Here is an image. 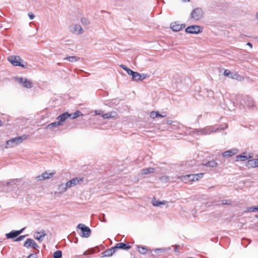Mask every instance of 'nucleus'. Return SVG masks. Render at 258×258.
Here are the masks:
<instances>
[{"label": "nucleus", "instance_id": "nucleus-1", "mask_svg": "<svg viewBox=\"0 0 258 258\" xmlns=\"http://www.w3.org/2000/svg\"><path fill=\"white\" fill-rule=\"evenodd\" d=\"M219 128L214 126H208L203 129H195L192 131L193 134H197L198 135H208L215 133L219 131Z\"/></svg>", "mask_w": 258, "mask_h": 258}, {"label": "nucleus", "instance_id": "nucleus-2", "mask_svg": "<svg viewBox=\"0 0 258 258\" xmlns=\"http://www.w3.org/2000/svg\"><path fill=\"white\" fill-rule=\"evenodd\" d=\"M8 61L14 66H20L23 68L27 67V63L23 62V59L18 55H10L8 57Z\"/></svg>", "mask_w": 258, "mask_h": 258}, {"label": "nucleus", "instance_id": "nucleus-3", "mask_svg": "<svg viewBox=\"0 0 258 258\" xmlns=\"http://www.w3.org/2000/svg\"><path fill=\"white\" fill-rule=\"evenodd\" d=\"M204 16V13L202 8H196L194 9L191 12L190 15V19L194 21H200Z\"/></svg>", "mask_w": 258, "mask_h": 258}, {"label": "nucleus", "instance_id": "nucleus-4", "mask_svg": "<svg viewBox=\"0 0 258 258\" xmlns=\"http://www.w3.org/2000/svg\"><path fill=\"white\" fill-rule=\"evenodd\" d=\"M27 136L23 135L21 137L13 138L7 142V145L8 147L13 148L17 146L19 144L22 143L24 140H26Z\"/></svg>", "mask_w": 258, "mask_h": 258}, {"label": "nucleus", "instance_id": "nucleus-5", "mask_svg": "<svg viewBox=\"0 0 258 258\" xmlns=\"http://www.w3.org/2000/svg\"><path fill=\"white\" fill-rule=\"evenodd\" d=\"M203 28L199 25H192L187 27L185 32L189 34H198L203 32Z\"/></svg>", "mask_w": 258, "mask_h": 258}, {"label": "nucleus", "instance_id": "nucleus-6", "mask_svg": "<svg viewBox=\"0 0 258 258\" xmlns=\"http://www.w3.org/2000/svg\"><path fill=\"white\" fill-rule=\"evenodd\" d=\"M15 79L18 83H19L23 86V87L25 88L30 89L33 87L32 82L30 80H28L27 78H23L22 77H16Z\"/></svg>", "mask_w": 258, "mask_h": 258}, {"label": "nucleus", "instance_id": "nucleus-7", "mask_svg": "<svg viewBox=\"0 0 258 258\" xmlns=\"http://www.w3.org/2000/svg\"><path fill=\"white\" fill-rule=\"evenodd\" d=\"M77 228L81 230V236L83 237H89L91 235L90 229L87 227L85 224L80 223L78 225Z\"/></svg>", "mask_w": 258, "mask_h": 258}, {"label": "nucleus", "instance_id": "nucleus-8", "mask_svg": "<svg viewBox=\"0 0 258 258\" xmlns=\"http://www.w3.org/2000/svg\"><path fill=\"white\" fill-rule=\"evenodd\" d=\"M84 180V177H77L67 182V186L69 188L81 184Z\"/></svg>", "mask_w": 258, "mask_h": 258}, {"label": "nucleus", "instance_id": "nucleus-9", "mask_svg": "<svg viewBox=\"0 0 258 258\" xmlns=\"http://www.w3.org/2000/svg\"><path fill=\"white\" fill-rule=\"evenodd\" d=\"M24 246L27 248H32L35 249H37L39 248V246L35 242V241L31 238H28L26 239L24 244Z\"/></svg>", "mask_w": 258, "mask_h": 258}, {"label": "nucleus", "instance_id": "nucleus-10", "mask_svg": "<svg viewBox=\"0 0 258 258\" xmlns=\"http://www.w3.org/2000/svg\"><path fill=\"white\" fill-rule=\"evenodd\" d=\"M55 174L54 172L48 173L45 171L41 174L36 177V179L37 180H42L44 179H47L52 177Z\"/></svg>", "mask_w": 258, "mask_h": 258}, {"label": "nucleus", "instance_id": "nucleus-11", "mask_svg": "<svg viewBox=\"0 0 258 258\" xmlns=\"http://www.w3.org/2000/svg\"><path fill=\"white\" fill-rule=\"evenodd\" d=\"M71 31L76 34H81L84 32L82 27L79 24H74L71 26Z\"/></svg>", "mask_w": 258, "mask_h": 258}, {"label": "nucleus", "instance_id": "nucleus-12", "mask_svg": "<svg viewBox=\"0 0 258 258\" xmlns=\"http://www.w3.org/2000/svg\"><path fill=\"white\" fill-rule=\"evenodd\" d=\"M25 228H22L20 230H13L11 231L10 232L7 233L6 234V236L7 238L8 239H11L14 238L18 236L19 234H20L24 230Z\"/></svg>", "mask_w": 258, "mask_h": 258}, {"label": "nucleus", "instance_id": "nucleus-13", "mask_svg": "<svg viewBox=\"0 0 258 258\" xmlns=\"http://www.w3.org/2000/svg\"><path fill=\"white\" fill-rule=\"evenodd\" d=\"M70 116V114L68 112H66L59 115L56 119L57 121L59 122V123L60 125H62L63 122H64L68 118H69Z\"/></svg>", "mask_w": 258, "mask_h": 258}, {"label": "nucleus", "instance_id": "nucleus-14", "mask_svg": "<svg viewBox=\"0 0 258 258\" xmlns=\"http://www.w3.org/2000/svg\"><path fill=\"white\" fill-rule=\"evenodd\" d=\"M246 153H244L243 154L238 155L236 157V161H244L253 157V154L252 153H249L248 155H245Z\"/></svg>", "mask_w": 258, "mask_h": 258}, {"label": "nucleus", "instance_id": "nucleus-15", "mask_svg": "<svg viewBox=\"0 0 258 258\" xmlns=\"http://www.w3.org/2000/svg\"><path fill=\"white\" fill-rule=\"evenodd\" d=\"M246 166L248 168H255L258 167V159L249 160L246 162Z\"/></svg>", "mask_w": 258, "mask_h": 258}, {"label": "nucleus", "instance_id": "nucleus-16", "mask_svg": "<svg viewBox=\"0 0 258 258\" xmlns=\"http://www.w3.org/2000/svg\"><path fill=\"white\" fill-rule=\"evenodd\" d=\"M69 188V187L67 186V183H61L58 186L57 190L58 191L55 192V194L56 195L57 194H62L65 191H67V189Z\"/></svg>", "mask_w": 258, "mask_h": 258}, {"label": "nucleus", "instance_id": "nucleus-17", "mask_svg": "<svg viewBox=\"0 0 258 258\" xmlns=\"http://www.w3.org/2000/svg\"><path fill=\"white\" fill-rule=\"evenodd\" d=\"M116 251L115 246L112 247L110 248L107 249L102 252L103 256H110L113 255Z\"/></svg>", "mask_w": 258, "mask_h": 258}, {"label": "nucleus", "instance_id": "nucleus-18", "mask_svg": "<svg viewBox=\"0 0 258 258\" xmlns=\"http://www.w3.org/2000/svg\"><path fill=\"white\" fill-rule=\"evenodd\" d=\"M238 152L237 149H232L224 152L222 155L224 157H229L235 155Z\"/></svg>", "mask_w": 258, "mask_h": 258}, {"label": "nucleus", "instance_id": "nucleus-19", "mask_svg": "<svg viewBox=\"0 0 258 258\" xmlns=\"http://www.w3.org/2000/svg\"><path fill=\"white\" fill-rule=\"evenodd\" d=\"M46 233H45L44 231L36 232L34 234V238L39 241H42Z\"/></svg>", "mask_w": 258, "mask_h": 258}, {"label": "nucleus", "instance_id": "nucleus-20", "mask_svg": "<svg viewBox=\"0 0 258 258\" xmlns=\"http://www.w3.org/2000/svg\"><path fill=\"white\" fill-rule=\"evenodd\" d=\"M170 27L173 31L177 32L181 30L184 27V25L174 23L171 24Z\"/></svg>", "mask_w": 258, "mask_h": 258}, {"label": "nucleus", "instance_id": "nucleus-21", "mask_svg": "<svg viewBox=\"0 0 258 258\" xmlns=\"http://www.w3.org/2000/svg\"><path fill=\"white\" fill-rule=\"evenodd\" d=\"M115 248L116 250L117 249H122L127 250L131 248V246L128 245L124 243L120 242V243H117L115 245Z\"/></svg>", "mask_w": 258, "mask_h": 258}, {"label": "nucleus", "instance_id": "nucleus-22", "mask_svg": "<svg viewBox=\"0 0 258 258\" xmlns=\"http://www.w3.org/2000/svg\"><path fill=\"white\" fill-rule=\"evenodd\" d=\"M202 165L207 167L214 168L217 166L218 163L215 160H212L206 163H202Z\"/></svg>", "mask_w": 258, "mask_h": 258}, {"label": "nucleus", "instance_id": "nucleus-23", "mask_svg": "<svg viewBox=\"0 0 258 258\" xmlns=\"http://www.w3.org/2000/svg\"><path fill=\"white\" fill-rule=\"evenodd\" d=\"M224 75L225 76L228 77V78H232V79H237L238 77H239L238 75H236V74H234L228 70H225V71L224 72Z\"/></svg>", "mask_w": 258, "mask_h": 258}, {"label": "nucleus", "instance_id": "nucleus-24", "mask_svg": "<svg viewBox=\"0 0 258 258\" xmlns=\"http://www.w3.org/2000/svg\"><path fill=\"white\" fill-rule=\"evenodd\" d=\"M117 115L116 112L111 111L107 112L102 115V117L104 119H110L115 118Z\"/></svg>", "mask_w": 258, "mask_h": 258}, {"label": "nucleus", "instance_id": "nucleus-25", "mask_svg": "<svg viewBox=\"0 0 258 258\" xmlns=\"http://www.w3.org/2000/svg\"><path fill=\"white\" fill-rule=\"evenodd\" d=\"M178 178L180 179L184 183H187L192 182V178L190 177V174L185 175L184 176L178 177Z\"/></svg>", "mask_w": 258, "mask_h": 258}, {"label": "nucleus", "instance_id": "nucleus-26", "mask_svg": "<svg viewBox=\"0 0 258 258\" xmlns=\"http://www.w3.org/2000/svg\"><path fill=\"white\" fill-rule=\"evenodd\" d=\"M167 203V201H160L159 200H156L155 199L152 201V204L154 206L159 207L161 205H164Z\"/></svg>", "mask_w": 258, "mask_h": 258}, {"label": "nucleus", "instance_id": "nucleus-27", "mask_svg": "<svg viewBox=\"0 0 258 258\" xmlns=\"http://www.w3.org/2000/svg\"><path fill=\"white\" fill-rule=\"evenodd\" d=\"M64 60H67L72 62H75L80 59V57L77 56H67L63 58Z\"/></svg>", "mask_w": 258, "mask_h": 258}, {"label": "nucleus", "instance_id": "nucleus-28", "mask_svg": "<svg viewBox=\"0 0 258 258\" xmlns=\"http://www.w3.org/2000/svg\"><path fill=\"white\" fill-rule=\"evenodd\" d=\"M132 79L134 81H140V74L137 72H134L132 75Z\"/></svg>", "mask_w": 258, "mask_h": 258}, {"label": "nucleus", "instance_id": "nucleus-29", "mask_svg": "<svg viewBox=\"0 0 258 258\" xmlns=\"http://www.w3.org/2000/svg\"><path fill=\"white\" fill-rule=\"evenodd\" d=\"M137 247L139 252L142 254L146 253L148 251L147 248L145 246L137 245Z\"/></svg>", "mask_w": 258, "mask_h": 258}, {"label": "nucleus", "instance_id": "nucleus-30", "mask_svg": "<svg viewBox=\"0 0 258 258\" xmlns=\"http://www.w3.org/2000/svg\"><path fill=\"white\" fill-rule=\"evenodd\" d=\"M154 171V169L153 168H148L143 169L142 170V174L143 175H146L149 173H153Z\"/></svg>", "mask_w": 258, "mask_h": 258}, {"label": "nucleus", "instance_id": "nucleus-31", "mask_svg": "<svg viewBox=\"0 0 258 258\" xmlns=\"http://www.w3.org/2000/svg\"><path fill=\"white\" fill-rule=\"evenodd\" d=\"M119 67L125 71L128 75L130 76H132V74L134 72L124 64H120Z\"/></svg>", "mask_w": 258, "mask_h": 258}, {"label": "nucleus", "instance_id": "nucleus-32", "mask_svg": "<svg viewBox=\"0 0 258 258\" xmlns=\"http://www.w3.org/2000/svg\"><path fill=\"white\" fill-rule=\"evenodd\" d=\"M82 115V113L80 111H77L76 112L70 114L69 118L72 119H75L80 115Z\"/></svg>", "mask_w": 258, "mask_h": 258}, {"label": "nucleus", "instance_id": "nucleus-33", "mask_svg": "<svg viewBox=\"0 0 258 258\" xmlns=\"http://www.w3.org/2000/svg\"><path fill=\"white\" fill-rule=\"evenodd\" d=\"M59 122H58L57 121H55V122H52V123H49V124H48L46 128H51L52 127H57L58 126H59L60 125V124L59 123Z\"/></svg>", "mask_w": 258, "mask_h": 258}, {"label": "nucleus", "instance_id": "nucleus-34", "mask_svg": "<svg viewBox=\"0 0 258 258\" xmlns=\"http://www.w3.org/2000/svg\"><path fill=\"white\" fill-rule=\"evenodd\" d=\"M163 116L160 114L158 112L152 111L150 113V117L153 119L157 117H163Z\"/></svg>", "mask_w": 258, "mask_h": 258}, {"label": "nucleus", "instance_id": "nucleus-35", "mask_svg": "<svg viewBox=\"0 0 258 258\" xmlns=\"http://www.w3.org/2000/svg\"><path fill=\"white\" fill-rule=\"evenodd\" d=\"M247 212H255L256 211H258V206L256 207H250L247 208L246 211Z\"/></svg>", "mask_w": 258, "mask_h": 258}, {"label": "nucleus", "instance_id": "nucleus-36", "mask_svg": "<svg viewBox=\"0 0 258 258\" xmlns=\"http://www.w3.org/2000/svg\"><path fill=\"white\" fill-rule=\"evenodd\" d=\"M53 258H60L62 256V252L61 250H57L53 253Z\"/></svg>", "mask_w": 258, "mask_h": 258}, {"label": "nucleus", "instance_id": "nucleus-37", "mask_svg": "<svg viewBox=\"0 0 258 258\" xmlns=\"http://www.w3.org/2000/svg\"><path fill=\"white\" fill-rule=\"evenodd\" d=\"M170 247H167V248H156V249H155L154 250H153V251H158V252H165L166 251H168L169 250H170Z\"/></svg>", "mask_w": 258, "mask_h": 258}, {"label": "nucleus", "instance_id": "nucleus-38", "mask_svg": "<svg viewBox=\"0 0 258 258\" xmlns=\"http://www.w3.org/2000/svg\"><path fill=\"white\" fill-rule=\"evenodd\" d=\"M81 22L82 24L84 25L87 26L90 24V22L88 18H82L81 20Z\"/></svg>", "mask_w": 258, "mask_h": 258}, {"label": "nucleus", "instance_id": "nucleus-39", "mask_svg": "<svg viewBox=\"0 0 258 258\" xmlns=\"http://www.w3.org/2000/svg\"><path fill=\"white\" fill-rule=\"evenodd\" d=\"M196 165V161L195 160H190L188 162V166L193 167Z\"/></svg>", "mask_w": 258, "mask_h": 258}, {"label": "nucleus", "instance_id": "nucleus-40", "mask_svg": "<svg viewBox=\"0 0 258 258\" xmlns=\"http://www.w3.org/2000/svg\"><path fill=\"white\" fill-rule=\"evenodd\" d=\"M245 99H246L247 101H249V103L247 104V106H252L253 105V100L251 98H250L248 97H246L245 98Z\"/></svg>", "mask_w": 258, "mask_h": 258}, {"label": "nucleus", "instance_id": "nucleus-41", "mask_svg": "<svg viewBox=\"0 0 258 258\" xmlns=\"http://www.w3.org/2000/svg\"><path fill=\"white\" fill-rule=\"evenodd\" d=\"M203 175H204V173H200L199 174H194V176H195L197 178L198 180L199 179L202 178L203 177Z\"/></svg>", "mask_w": 258, "mask_h": 258}, {"label": "nucleus", "instance_id": "nucleus-42", "mask_svg": "<svg viewBox=\"0 0 258 258\" xmlns=\"http://www.w3.org/2000/svg\"><path fill=\"white\" fill-rule=\"evenodd\" d=\"M231 204V201L229 200H223L222 201V205H230Z\"/></svg>", "mask_w": 258, "mask_h": 258}, {"label": "nucleus", "instance_id": "nucleus-43", "mask_svg": "<svg viewBox=\"0 0 258 258\" xmlns=\"http://www.w3.org/2000/svg\"><path fill=\"white\" fill-rule=\"evenodd\" d=\"M140 81H142L148 77V75L144 74H140Z\"/></svg>", "mask_w": 258, "mask_h": 258}, {"label": "nucleus", "instance_id": "nucleus-44", "mask_svg": "<svg viewBox=\"0 0 258 258\" xmlns=\"http://www.w3.org/2000/svg\"><path fill=\"white\" fill-rule=\"evenodd\" d=\"M26 237L25 235H22L19 237H18L16 240V241H20L22 240L25 237Z\"/></svg>", "mask_w": 258, "mask_h": 258}, {"label": "nucleus", "instance_id": "nucleus-45", "mask_svg": "<svg viewBox=\"0 0 258 258\" xmlns=\"http://www.w3.org/2000/svg\"><path fill=\"white\" fill-rule=\"evenodd\" d=\"M28 16L31 20H33L35 18V15L31 12L28 13Z\"/></svg>", "mask_w": 258, "mask_h": 258}, {"label": "nucleus", "instance_id": "nucleus-46", "mask_svg": "<svg viewBox=\"0 0 258 258\" xmlns=\"http://www.w3.org/2000/svg\"><path fill=\"white\" fill-rule=\"evenodd\" d=\"M27 258H37L36 253H31L27 256Z\"/></svg>", "mask_w": 258, "mask_h": 258}, {"label": "nucleus", "instance_id": "nucleus-47", "mask_svg": "<svg viewBox=\"0 0 258 258\" xmlns=\"http://www.w3.org/2000/svg\"><path fill=\"white\" fill-rule=\"evenodd\" d=\"M190 175V177L192 178V181L198 180L197 178L195 176H194V174H191Z\"/></svg>", "mask_w": 258, "mask_h": 258}, {"label": "nucleus", "instance_id": "nucleus-48", "mask_svg": "<svg viewBox=\"0 0 258 258\" xmlns=\"http://www.w3.org/2000/svg\"><path fill=\"white\" fill-rule=\"evenodd\" d=\"M161 179L168 180H169V177L167 176H163L161 178Z\"/></svg>", "mask_w": 258, "mask_h": 258}, {"label": "nucleus", "instance_id": "nucleus-49", "mask_svg": "<svg viewBox=\"0 0 258 258\" xmlns=\"http://www.w3.org/2000/svg\"><path fill=\"white\" fill-rule=\"evenodd\" d=\"M102 111H97V110H96V111H95V113L96 114H97V115H100V114H102Z\"/></svg>", "mask_w": 258, "mask_h": 258}, {"label": "nucleus", "instance_id": "nucleus-50", "mask_svg": "<svg viewBox=\"0 0 258 258\" xmlns=\"http://www.w3.org/2000/svg\"><path fill=\"white\" fill-rule=\"evenodd\" d=\"M178 247H179V245H175V248H174V251L175 252H177L178 251Z\"/></svg>", "mask_w": 258, "mask_h": 258}, {"label": "nucleus", "instance_id": "nucleus-51", "mask_svg": "<svg viewBox=\"0 0 258 258\" xmlns=\"http://www.w3.org/2000/svg\"><path fill=\"white\" fill-rule=\"evenodd\" d=\"M172 121L171 120H168V121H167V124H171V123H172Z\"/></svg>", "mask_w": 258, "mask_h": 258}, {"label": "nucleus", "instance_id": "nucleus-52", "mask_svg": "<svg viewBox=\"0 0 258 258\" xmlns=\"http://www.w3.org/2000/svg\"><path fill=\"white\" fill-rule=\"evenodd\" d=\"M183 3L189 2V0H181Z\"/></svg>", "mask_w": 258, "mask_h": 258}, {"label": "nucleus", "instance_id": "nucleus-53", "mask_svg": "<svg viewBox=\"0 0 258 258\" xmlns=\"http://www.w3.org/2000/svg\"><path fill=\"white\" fill-rule=\"evenodd\" d=\"M255 18L258 21V12L255 14Z\"/></svg>", "mask_w": 258, "mask_h": 258}, {"label": "nucleus", "instance_id": "nucleus-54", "mask_svg": "<svg viewBox=\"0 0 258 258\" xmlns=\"http://www.w3.org/2000/svg\"><path fill=\"white\" fill-rule=\"evenodd\" d=\"M249 46H250V47H252V45L250 43H247V44Z\"/></svg>", "mask_w": 258, "mask_h": 258}, {"label": "nucleus", "instance_id": "nucleus-55", "mask_svg": "<svg viewBox=\"0 0 258 258\" xmlns=\"http://www.w3.org/2000/svg\"><path fill=\"white\" fill-rule=\"evenodd\" d=\"M3 123H2V121L1 120H0V126H2Z\"/></svg>", "mask_w": 258, "mask_h": 258}, {"label": "nucleus", "instance_id": "nucleus-56", "mask_svg": "<svg viewBox=\"0 0 258 258\" xmlns=\"http://www.w3.org/2000/svg\"><path fill=\"white\" fill-rule=\"evenodd\" d=\"M103 220H104V222H105V221H105V220L104 219V218H103Z\"/></svg>", "mask_w": 258, "mask_h": 258}, {"label": "nucleus", "instance_id": "nucleus-57", "mask_svg": "<svg viewBox=\"0 0 258 258\" xmlns=\"http://www.w3.org/2000/svg\"><path fill=\"white\" fill-rule=\"evenodd\" d=\"M103 220H104V222H105V221H105V220L104 219V218H103Z\"/></svg>", "mask_w": 258, "mask_h": 258}, {"label": "nucleus", "instance_id": "nucleus-58", "mask_svg": "<svg viewBox=\"0 0 258 258\" xmlns=\"http://www.w3.org/2000/svg\"><path fill=\"white\" fill-rule=\"evenodd\" d=\"M226 127H227V125H225V128H226Z\"/></svg>", "mask_w": 258, "mask_h": 258}, {"label": "nucleus", "instance_id": "nucleus-59", "mask_svg": "<svg viewBox=\"0 0 258 258\" xmlns=\"http://www.w3.org/2000/svg\"><path fill=\"white\" fill-rule=\"evenodd\" d=\"M255 217L258 218V216L256 215Z\"/></svg>", "mask_w": 258, "mask_h": 258}, {"label": "nucleus", "instance_id": "nucleus-60", "mask_svg": "<svg viewBox=\"0 0 258 258\" xmlns=\"http://www.w3.org/2000/svg\"><path fill=\"white\" fill-rule=\"evenodd\" d=\"M190 258H192V257H190Z\"/></svg>", "mask_w": 258, "mask_h": 258}]
</instances>
